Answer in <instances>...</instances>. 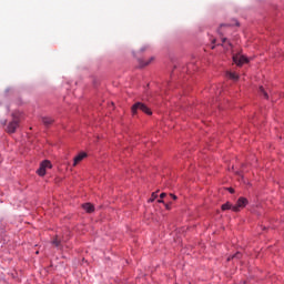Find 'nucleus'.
Instances as JSON below:
<instances>
[{"label": "nucleus", "mask_w": 284, "mask_h": 284, "mask_svg": "<svg viewBox=\"0 0 284 284\" xmlns=\"http://www.w3.org/2000/svg\"><path fill=\"white\" fill-rule=\"evenodd\" d=\"M139 110H141V112H144V114H149V115L152 114V111L150 110V108H148V105H145L141 102H136L131 108V112L133 115L136 114L139 112Z\"/></svg>", "instance_id": "nucleus-1"}, {"label": "nucleus", "mask_w": 284, "mask_h": 284, "mask_svg": "<svg viewBox=\"0 0 284 284\" xmlns=\"http://www.w3.org/2000/svg\"><path fill=\"white\" fill-rule=\"evenodd\" d=\"M47 169H52V163L48 160H44L43 162H41L40 168L37 170V174L39 176H45Z\"/></svg>", "instance_id": "nucleus-2"}, {"label": "nucleus", "mask_w": 284, "mask_h": 284, "mask_svg": "<svg viewBox=\"0 0 284 284\" xmlns=\"http://www.w3.org/2000/svg\"><path fill=\"white\" fill-rule=\"evenodd\" d=\"M17 128H19V118L13 115V120L7 125V132L9 134H14V132H17Z\"/></svg>", "instance_id": "nucleus-3"}, {"label": "nucleus", "mask_w": 284, "mask_h": 284, "mask_svg": "<svg viewBox=\"0 0 284 284\" xmlns=\"http://www.w3.org/2000/svg\"><path fill=\"white\" fill-rule=\"evenodd\" d=\"M247 205V199L240 197L235 205L232 207V212H241V207H245Z\"/></svg>", "instance_id": "nucleus-4"}, {"label": "nucleus", "mask_w": 284, "mask_h": 284, "mask_svg": "<svg viewBox=\"0 0 284 284\" xmlns=\"http://www.w3.org/2000/svg\"><path fill=\"white\" fill-rule=\"evenodd\" d=\"M233 61L236 65H243L244 63H247V58L241 53L233 55Z\"/></svg>", "instance_id": "nucleus-5"}, {"label": "nucleus", "mask_w": 284, "mask_h": 284, "mask_svg": "<svg viewBox=\"0 0 284 284\" xmlns=\"http://www.w3.org/2000/svg\"><path fill=\"white\" fill-rule=\"evenodd\" d=\"M88 158V153L85 152H81L79 153L74 159H73V166L77 168V165H79V163H81V161H83V159Z\"/></svg>", "instance_id": "nucleus-6"}, {"label": "nucleus", "mask_w": 284, "mask_h": 284, "mask_svg": "<svg viewBox=\"0 0 284 284\" xmlns=\"http://www.w3.org/2000/svg\"><path fill=\"white\" fill-rule=\"evenodd\" d=\"M154 61V57H151L149 60L140 59L139 60V65L140 68H146V65H150Z\"/></svg>", "instance_id": "nucleus-7"}, {"label": "nucleus", "mask_w": 284, "mask_h": 284, "mask_svg": "<svg viewBox=\"0 0 284 284\" xmlns=\"http://www.w3.org/2000/svg\"><path fill=\"white\" fill-rule=\"evenodd\" d=\"M82 207L84 211L88 212V214H92V212H94V205H92L91 203H84L82 204Z\"/></svg>", "instance_id": "nucleus-8"}, {"label": "nucleus", "mask_w": 284, "mask_h": 284, "mask_svg": "<svg viewBox=\"0 0 284 284\" xmlns=\"http://www.w3.org/2000/svg\"><path fill=\"white\" fill-rule=\"evenodd\" d=\"M226 77L229 79H232V81H239V74H236L235 72H226Z\"/></svg>", "instance_id": "nucleus-9"}, {"label": "nucleus", "mask_w": 284, "mask_h": 284, "mask_svg": "<svg viewBox=\"0 0 284 284\" xmlns=\"http://www.w3.org/2000/svg\"><path fill=\"white\" fill-rule=\"evenodd\" d=\"M42 123L44 125H52V123H54V119H52V118H42Z\"/></svg>", "instance_id": "nucleus-10"}, {"label": "nucleus", "mask_w": 284, "mask_h": 284, "mask_svg": "<svg viewBox=\"0 0 284 284\" xmlns=\"http://www.w3.org/2000/svg\"><path fill=\"white\" fill-rule=\"evenodd\" d=\"M158 197H159V191L153 192L151 195V199L149 200V203H154V201H156Z\"/></svg>", "instance_id": "nucleus-11"}, {"label": "nucleus", "mask_w": 284, "mask_h": 284, "mask_svg": "<svg viewBox=\"0 0 284 284\" xmlns=\"http://www.w3.org/2000/svg\"><path fill=\"white\" fill-rule=\"evenodd\" d=\"M260 94H263L264 99H270L267 91H265V88H263V87H260Z\"/></svg>", "instance_id": "nucleus-12"}, {"label": "nucleus", "mask_w": 284, "mask_h": 284, "mask_svg": "<svg viewBox=\"0 0 284 284\" xmlns=\"http://www.w3.org/2000/svg\"><path fill=\"white\" fill-rule=\"evenodd\" d=\"M232 207H234V205H232L230 202L225 203L222 205V210L225 211V210H232Z\"/></svg>", "instance_id": "nucleus-13"}, {"label": "nucleus", "mask_w": 284, "mask_h": 284, "mask_svg": "<svg viewBox=\"0 0 284 284\" xmlns=\"http://www.w3.org/2000/svg\"><path fill=\"white\" fill-rule=\"evenodd\" d=\"M223 28H230V24H221L220 29L217 30L219 34H223Z\"/></svg>", "instance_id": "nucleus-14"}, {"label": "nucleus", "mask_w": 284, "mask_h": 284, "mask_svg": "<svg viewBox=\"0 0 284 284\" xmlns=\"http://www.w3.org/2000/svg\"><path fill=\"white\" fill-rule=\"evenodd\" d=\"M52 244L55 245V247H59L61 245V241H58L57 239L52 241Z\"/></svg>", "instance_id": "nucleus-15"}, {"label": "nucleus", "mask_w": 284, "mask_h": 284, "mask_svg": "<svg viewBox=\"0 0 284 284\" xmlns=\"http://www.w3.org/2000/svg\"><path fill=\"white\" fill-rule=\"evenodd\" d=\"M241 252L235 253L231 258H241Z\"/></svg>", "instance_id": "nucleus-16"}, {"label": "nucleus", "mask_w": 284, "mask_h": 284, "mask_svg": "<svg viewBox=\"0 0 284 284\" xmlns=\"http://www.w3.org/2000/svg\"><path fill=\"white\" fill-rule=\"evenodd\" d=\"M169 196H170V199H172L173 201H176V199H178L176 195H174V194H172V193H171Z\"/></svg>", "instance_id": "nucleus-17"}, {"label": "nucleus", "mask_w": 284, "mask_h": 284, "mask_svg": "<svg viewBox=\"0 0 284 284\" xmlns=\"http://www.w3.org/2000/svg\"><path fill=\"white\" fill-rule=\"evenodd\" d=\"M165 196H168V194H165V193L160 194V199H165Z\"/></svg>", "instance_id": "nucleus-18"}, {"label": "nucleus", "mask_w": 284, "mask_h": 284, "mask_svg": "<svg viewBox=\"0 0 284 284\" xmlns=\"http://www.w3.org/2000/svg\"><path fill=\"white\" fill-rule=\"evenodd\" d=\"M229 192H230L231 194H234V189L230 187V189H229Z\"/></svg>", "instance_id": "nucleus-19"}, {"label": "nucleus", "mask_w": 284, "mask_h": 284, "mask_svg": "<svg viewBox=\"0 0 284 284\" xmlns=\"http://www.w3.org/2000/svg\"><path fill=\"white\" fill-rule=\"evenodd\" d=\"M227 41V38H222V42L225 43Z\"/></svg>", "instance_id": "nucleus-20"}, {"label": "nucleus", "mask_w": 284, "mask_h": 284, "mask_svg": "<svg viewBox=\"0 0 284 284\" xmlns=\"http://www.w3.org/2000/svg\"><path fill=\"white\" fill-rule=\"evenodd\" d=\"M158 203H165L163 200H158Z\"/></svg>", "instance_id": "nucleus-21"}, {"label": "nucleus", "mask_w": 284, "mask_h": 284, "mask_svg": "<svg viewBox=\"0 0 284 284\" xmlns=\"http://www.w3.org/2000/svg\"><path fill=\"white\" fill-rule=\"evenodd\" d=\"M166 210H170V204H165Z\"/></svg>", "instance_id": "nucleus-22"}]
</instances>
